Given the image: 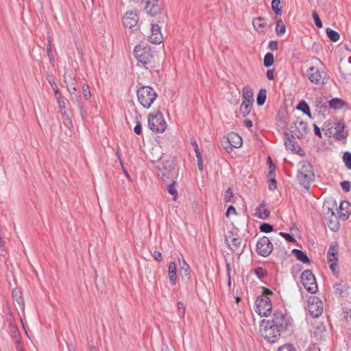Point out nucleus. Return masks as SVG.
<instances>
[{
  "mask_svg": "<svg viewBox=\"0 0 351 351\" xmlns=\"http://www.w3.org/2000/svg\"><path fill=\"white\" fill-rule=\"evenodd\" d=\"M148 126L154 132H163L165 130L167 124L160 112L149 114Z\"/></svg>",
  "mask_w": 351,
  "mask_h": 351,
  "instance_id": "6e6552de",
  "label": "nucleus"
},
{
  "mask_svg": "<svg viewBox=\"0 0 351 351\" xmlns=\"http://www.w3.org/2000/svg\"><path fill=\"white\" fill-rule=\"evenodd\" d=\"M346 125L343 121H339L335 123L334 129L335 132L332 135L337 140H343L348 136V131L345 130Z\"/></svg>",
  "mask_w": 351,
  "mask_h": 351,
  "instance_id": "f3484780",
  "label": "nucleus"
},
{
  "mask_svg": "<svg viewBox=\"0 0 351 351\" xmlns=\"http://www.w3.org/2000/svg\"><path fill=\"white\" fill-rule=\"evenodd\" d=\"M254 215L259 219H266L269 216V212L264 208V205L262 204L256 208Z\"/></svg>",
  "mask_w": 351,
  "mask_h": 351,
  "instance_id": "b1692460",
  "label": "nucleus"
},
{
  "mask_svg": "<svg viewBox=\"0 0 351 351\" xmlns=\"http://www.w3.org/2000/svg\"><path fill=\"white\" fill-rule=\"evenodd\" d=\"M139 17L136 13L127 12L123 19V23L125 28L134 32L138 29Z\"/></svg>",
  "mask_w": 351,
  "mask_h": 351,
  "instance_id": "2eb2a0df",
  "label": "nucleus"
},
{
  "mask_svg": "<svg viewBox=\"0 0 351 351\" xmlns=\"http://www.w3.org/2000/svg\"><path fill=\"white\" fill-rule=\"evenodd\" d=\"M293 254L295 256V258L301 261L303 263H309L310 260L308 258L306 253H304L303 251L298 250V249H293L292 250Z\"/></svg>",
  "mask_w": 351,
  "mask_h": 351,
  "instance_id": "bb28decb",
  "label": "nucleus"
},
{
  "mask_svg": "<svg viewBox=\"0 0 351 351\" xmlns=\"http://www.w3.org/2000/svg\"><path fill=\"white\" fill-rule=\"evenodd\" d=\"M225 239L230 250L237 255L240 256L243 252L245 243L239 235L237 228L232 227L225 235Z\"/></svg>",
  "mask_w": 351,
  "mask_h": 351,
  "instance_id": "f03ea898",
  "label": "nucleus"
},
{
  "mask_svg": "<svg viewBox=\"0 0 351 351\" xmlns=\"http://www.w3.org/2000/svg\"><path fill=\"white\" fill-rule=\"evenodd\" d=\"M232 214L236 215L237 211H236L235 208L233 206H229L226 210V215L227 217H229L230 215Z\"/></svg>",
  "mask_w": 351,
  "mask_h": 351,
  "instance_id": "680f3d73",
  "label": "nucleus"
},
{
  "mask_svg": "<svg viewBox=\"0 0 351 351\" xmlns=\"http://www.w3.org/2000/svg\"><path fill=\"white\" fill-rule=\"evenodd\" d=\"M176 168V160L170 156H163L160 162L156 166L158 176L164 182L172 180V176Z\"/></svg>",
  "mask_w": 351,
  "mask_h": 351,
  "instance_id": "f257e3e1",
  "label": "nucleus"
},
{
  "mask_svg": "<svg viewBox=\"0 0 351 351\" xmlns=\"http://www.w3.org/2000/svg\"><path fill=\"white\" fill-rule=\"evenodd\" d=\"M138 100L145 108H149L158 97L157 93L149 86H143L137 90Z\"/></svg>",
  "mask_w": 351,
  "mask_h": 351,
  "instance_id": "39448f33",
  "label": "nucleus"
},
{
  "mask_svg": "<svg viewBox=\"0 0 351 351\" xmlns=\"http://www.w3.org/2000/svg\"><path fill=\"white\" fill-rule=\"evenodd\" d=\"M294 134H290L288 132L285 133V145L286 148L291 151L296 150L297 143L294 141Z\"/></svg>",
  "mask_w": 351,
  "mask_h": 351,
  "instance_id": "4be33fe9",
  "label": "nucleus"
},
{
  "mask_svg": "<svg viewBox=\"0 0 351 351\" xmlns=\"http://www.w3.org/2000/svg\"><path fill=\"white\" fill-rule=\"evenodd\" d=\"M134 132L138 135L141 134L142 132L141 125L138 121H136V125L134 128Z\"/></svg>",
  "mask_w": 351,
  "mask_h": 351,
  "instance_id": "0e129e2a",
  "label": "nucleus"
},
{
  "mask_svg": "<svg viewBox=\"0 0 351 351\" xmlns=\"http://www.w3.org/2000/svg\"><path fill=\"white\" fill-rule=\"evenodd\" d=\"M233 197H234V195H233L232 189L230 188H228L225 192L224 200L226 202H234Z\"/></svg>",
  "mask_w": 351,
  "mask_h": 351,
  "instance_id": "a19ab883",
  "label": "nucleus"
},
{
  "mask_svg": "<svg viewBox=\"0 0 351 351\" xmlns=\"http://www.w3.org/2000/svg\"><path fill=\"white\" fill-rule=\"evenodd\" d=\"M335 291L340 294H341L345 290L344 287L341 284H336L335 285Z\"/></svg>",
  "mask_w": 351,
  "mask_h": 351,
  "instance_id": "338daca9",
  "label": "nucleus"
},
{
  "mask_svg": "<svg viewBox=\"0 0 351 351\" xmlns=\"http://www.w3.org/2000/svg\"><path fill=\"white\" fill-rule=\"evenodd\" d=\"M301 282L309 293H315L318 291L315 277L311 270L306 269L302 273Z\"/></svg>",
  "mask_w": 351,
  "mask_h": 351,
  "instance_id": "9d476101",
  "label": "nucleus"
},
{
  "mask_svg": "<svg viewBox=\"0 0 351 351\" xmlns=\"http://www.w3.org/2000/svg\"><path fill=\"white\" fill-rule=\"evenodd\" d=\"M49 82L52 89L54 90L56 97H58L59 95H60V90L58 88L56 83L54 82L53 80H49Z\"/></svg>",
  "mask_w": 351,
  "mask_h": 351,
  "instance_id": "603ef678",
  "label": "nucleus"
},
{
  "mask_svg": "<svg viewBox=\"0 0 351 351\" xmlns=\"http://www.w3.org/2000/svg\"><path fill=\"white\" fill-rule=\"evenodd\" d=\"M279 234L280 236H282V237H284L287 241H289V242H295V238H293L290 234L289 233H286V232H280L279 233Z\"/></svg>",
  "mask_w": 351,
  "mask_h": 351,
  "instance_id": "6e6d98bb",
  "label": "nucleus"
},
{
  "mask_svg": "<svg viewBox=\"0 0 351 351\" xmlns=\"http://www.w3.org/2000/svg\"><path fill=\"white\" fill-rule=\"evenodd\" d=\"M340 184H341L342 189L344 191L348 192L350 190L351 182L350 181H347V180L343 181L341 182Z\"/></svg>",
  "mask_w": 351,
  "mask_h": 351,
  "instance_id": "864d4df0",
  "label": "nucleus"
},
{
  "mask_svg": "<svg viewBox=\"0 0 351 351\" xmlns=\"http://www.w3.org/2000/svg\"><path fill=\"white\" fill-rule=\"evenodd\" d=\"M168 276L169 280L173 285L176 283V264L174 262H171L168 269Z\"/></svg>",
  "mask_w": 351,
  "mask_h": 351,
  "instance_id": "393cba45",
  "label": "nucleus"
},
{
  "mask_svg": "<svg viewBox=\"0 0 351 351\" xmlns=\"http://www.w3.org/2000/svg\"><path fill=\"white\" fill-rule=\"evenodd\" d=\"M56 99L58 104V107L60 110L61 114L66 115V106L63 98L61 97L60 95H59V96L57 97Z\"/></svg>",
  "mask_w": 351,
  "mask_h": 351,
  "instance_id": "4c0bfd02",
  "label": "nucleus"
},
{
  "mask_svg": "<svg viewBox=\"0 0 351 351\" xmlns=\"http://www.w3.org/2000/svg\"><path fill=\"white\" fill-rule=\"evenodd\" d=\"M149 40L152 43L159 44L162 40V36L160 33V28L157 24H152V34L149 36Z\"/></svg>",
  "mask_w": 351,
  "mask_h": 351,
  "instance_id": "6ab92c4d",
  "label": "nucleus"
},
{
  "mask_svg": "<svg viewBox=\"0 0 351 351\" xmlns=\"http://www.w3.org/2000/svg\"><path fill=\"white\" fill-rule=\"evenodd\" d=\"M335 123L331 121H327L324 123L323 125V131L324 132L325 135L328 136H330L332 134V130L334 128Z\"/></svg>",
  "mask_w": 351,
  "mask_h": 351,
  "instance_id": "7c9ffc66",
  "label": "nucleus"
},
{
  "mask_svg": "<svg viewBox=\"0 0 351 351\" xmlns=\"http://www.w3.org/2000/svg\"><path fill=\"white\" fill-rule=\"evenodd\" d=\"M82 88L84 98L86 99H88L90 97V91L88 85L86 84H84L82 85Z\"/></svg>",
  "mask_w": 351,
  "mask_h": 351,
  "instance_id": "09e8293b",
  "label": "nucleus"
},
{
  "mask_svg": "<svg viewBox=\"0 0 351 351\" xmlns=\"http://www.w3.org/2000/svg\"><path fill=\"white\" fill-rule=\"evenodd\" d=\"M313 128H314L315 134L316 136H319V138H322V132H321L319 128L316 124L313 125Z\"/></svg>",
  "mask_w": 351,
  "mask_h": 351,
  "instance_id": "774afa93",
  "label": "nucleus"
},
{
  "mask_svg": "<svg viewBox=\"0 0 351 351\" xmlns=\"http://www.w3.org/2000/svg\"><path fill=\"white\" fill-rule=\"evenodd\" d=\"M286 31V27L281 19L276 21V32L278 36H282Z\"/></svg>",
  "mask_w": 351,
  "mask_h": 351,
  "instance_id": "72a5a7b5",
  "label": "nucleus"
},
{
  "mask_svg": "<svg viewBox=\"0 0 351 351\" xmlns=\"http://www.w3.org/2000/svg\"><path fill=\"white\" fill-rule=\"evenodd\" d=\"M273 250V245L267 237L259 238L256 243L257 253L264 257L268 256Z\"/></svg>",
  "mask_w": 351,
  "mask_h": 351,
  "instance_id": "f8f14e48",
  "label": "nucleus"
},
{
  "mask_svg": "<svg viewBox=\"0 0 351 351\" xmlns=\"http://www.w3.org/2000/svg\"><path fill=\"white\" fill-rule=\"evenodd\" d=\"M308 123L303 121H297L290 125V132L298 138L302 137L307 133Z\"/></svg>",
  "mask_w": 351,
  "mask_h": 351,
  "instance_id": "dca6fc26",
  "label": "nucleus"
},
{
  "mask_svg": "<svg viewBox=\"0 0 351 351\" xmlns=\"http://www.w3.org/2000/svg\"><path fill=\"white\" fill-rule=\"evenodd\" d=\"M243 101L254 103V93L250 86H245L242 90Z\"/></svg>",
  "mask_w": 351,
  "mask_h": 351,
  "instance_id": "5701e85b",
  "label": "nucleus"
},
{
  "mask_svg": "<svg viewBox=\"0 0 351 351\" xmlns=\"http://www.w3.org/2000/svg\"><path fill=\"white\" fill-rule=\"evenodd\" d=\"M269 49L271 51H277L278 49V43L276 40H271L269 43Z\"/></svg>",
  "mask_w": 351,
  "mask_h": 351,
  "instance_id": "13d9d810",
  "label": "nucleus"
},
{
  "mask_svg": "<svg viewBox=\"0 0 351 351\" xmlns=\"http://www.w3.org/2000/svg\"><path fill=\"white\" fill-rule=\"evenodd\" d=\"M255 274L260 279L265 277L267 274V271L266 269L263 267H258L254 270Z\"/></svg>",
  "mask_w": 351,
  "mask_h": 351,
  "instance_id": "79ce46f5",
  "label": "nucleus"
},
{
  "mask_svg": "<svg viewBox=\"0 0 351 351\" xmlns=\"http://www.w3.org/2000/svg\"><path fill=\"white\" fill-rule=\"evenodd\" d=\"M271 8L276 15H280L282 13V8L280 6V0H272Z\"/></svg>",
  "mask_w": 351,
  "mask_h": 351,
  "instance_id": "e433bc0d",
  "label": "nucleus"
},
{
  "mask_svg": "<svg viewBox=\"0 0 351 351\" xmlns=\"http://www.w3.org/2000/svg\"><path fill=\"white\" fill-rule=\"evenodd\" d=\"M269 182V189L271 191L276 189L277 187V182L276 179L274 178H271Z\"/></svg>",
  "mask_w": 351,
  "mask_h": 351,
  "instance_id": "052dcab7",
  "label": "nucleus"
},
{
  "mask_svg": "<svg viewBox=\"0 0 351 351\" xmlns=\"http://www.w3.org/2000/svg\"><path fill=\"white\" fill-rule=\"evenodd\" d=\"M339 245L337 242L330 245L327 253V262L329 267L334 275L338 276L339 271L337 270L338 264Z\"/></svg>",
  "mask_w": 351,
  "mask_h": 351,
  "instance_id": "1a4fd4ad",
  "label": "nucleus"
},
{
  "mask_svg": "<svg viewBox=\"0 0 351 351\" xmlns=\"http://www.w3.org/2000/svg\"><path fill=\"white\" fill-rule=\"evenodd\" d=\"M268 160H269V171L268 173V176L271 177L273 175V173H274L275 166H274V163L272 162L270 157L268 158Z\"/></svg>",
  "mask_w": 351,
  "mask_h": 351,
  "instance_id": "4d7b16f0",
  "label": "nucleus"
},
{
  "mask_svg": "<svg viewBox=\"0 0 351 351\" xmlns=\"http://www.w3.org/2000/svg\"><path fill=\"white\" fill-rule=\"evenodd\" d=\"M167 191L170 195L173 196V200H176L177 198V196H178V192L176 189V182H173V183L168 185Z\"/></svg>",
  "mask_w": 351,
  "mask_h": 351,
  "instance_id": "58836bf2",
  "label": "nucleus"
},
{
  "mask_svg": "<svg viewBox=\"0 0 351 351\" xmlns=\"http://www.w3.org/2000/svg\"><path fill=\"white\" fill-rule=\"evenodd\" d=\"M323 213L326 218L335 217V212L328 206H323Z\"/></svg>",
  "mask_w": 351,
  "mask_h": 351,
  "instance_id": "37998d69",
  "label": "nucleus"
},
{
  "mask_svg": "<svg viewBox=\"0 0 351 351\" xmlns=\"http://www.w3.org/2000/svg\"><path fill=\"white\" fill-rule=\"evenodd\" d=\"M252 105L253 103L242 101L239 109L240 114L243 117L247 116L251 112Z\"/></svg>",
  "mask_w": 351,
  "mask_h": 351,
  "instance_id": "cd10ccee",
  "label": "nucleus"
},
{
  "mask_svg": "<svg viewBox=\"0 0 351 351\" xmlns=\"http://www.w3.org/2000/svg\"><path fill=\"white\" fill-rule=\"evenodd\" d=\"M308 80L318 86H323L327 83V73L323 66H311L306 70Z\"/></svg>",
  "mask_w": 351,
  "mask_h": 351,
  "instance_id": "423d86ee",
  "label": "nucleus"
},
{
  "mask_svg": "<svg viewBox=\"0 0 351 351\" xmlns=\"http://www.w3.org/2000/svg\"><path fill=\"white\" fill-rule=\"evenodd\" d=\"M228 141L230 142V144L232 147L239 148L242 145V138L237 133L231 132L228 134L227 136Z\"/></svg>",
  "mask_w": 351,
  "mask_h": 351,
  "instance_id": "412c9836",
  "label": "nucleus"
},
{
  "mask_svg": "<svg viewBox=\"0 0 351 351\" xmlns=\"http://www.w3.org/2000/svg\"><path fill=\"white\" fill-rule=\"evenodd\" d=\"M62 117L64 118V125L67 127H70L72 125V122L67 113L66 112V115H62Z\"/></svg>",
  "mask_w": 351,
  "mask_h": 351,
  "instance_id": "e2e57ef3",
  "label": "nucleus"
},
{
  "mask_svg": "<svg viewBox=\"0 0 351 351\" xmlns=\"http://www.w3.org/2000/svg\"><path fill=\"white\" fill-rule=\"evenodd\" d=\"M260 332L261 335L270 343L277 341L282 332L275 326L269 324L265 319L261 322Z\"/></svg>",
  "mask_w": 351,
  "mask_h": 351,
  "instance_id": "0eeeda50",
  "label": "nucleus"
},
{
  "mask_svg": "<svg viewBox=\"0 0 351 351\" xmlns=\"http://www.w3.org/2000/svg\"><path fill=\"white\" fill-rule=\"evenodd\" d=\"M178 308V315L180 317H184L185 313V307L182 302H178L177 304Z\"/></svg>",
  "mask_w": 351,
  "mask_h": 351,
  "instance_id": "5fc2aeb1",
  "label": "nucleus"
},
{
  "mask_svg": "<svg viewBox=\"0 0 351 351\" xmlns=\"http://www.w3.org/2000/svg\"><path fill=\"white\" fill-rule=\"evenodd\" d=\"M328 226L329 228L334 232H336L339 229V223L337 221L329 220L328 222Z\"/></svg>",
  "mask_w": 351,
  "mask_h": 351,
  "instance_id": "8fccbe9b",
  "label": "nucleus"
},
{
  "mask_svg": "<svg viewBox=\"0 0 351 351\" xmlns=\"http://www.w3.org/2000/svg\"><path fill=\"white\" fill-rule=\"evenodd\" d=\"M267 98V90L265 88H261L258 94L256 103L259 106H263Z\"/></svg>",
  "mask_w": 351,
  "mask_h": 351,
  "instance_id": "2f4dec72",
  "label": "nucleus"
},
{
  "mask_svg": "<svg viewBox=\"0 0 351 351\" xmlns=\"http://www.w3.org/2000/svg\"><path fill=\"white\" fill-rule=\"evenodd\" d=\"M260 230L265 233H269L273 231L274 228L269 223H264L260 226Z\"/></svg>",
  "mask_w": 351,
  "mask_h": 351,
  "instance_id": "c03bdc74",
  "label": "nucleus"
},
{
  "mask_svg": "<svg viewBox=\"0 0 351 351\" xmlns=\"http://www.w3.org/2000/svg\"><path fill=\"white\" fill-rule=\"evenodd\" d=\"M346 104V102L339 98H333L329 101V106L335 110L342 108Z\"/></svg>",
  "mask_w": 351,
  "mask_h": 351,
  "instance_id": "c85d7f7f",
  "label": "nucleus"
},
{
  "mask_svg": "<svg viewBox=\"0 0 351 351\" xmlns=\"http://www.w3.org/2000/svg\"><path fill=\"white\" fill-rule=\"evenodd\" d=\"M153 257L154 258V259L158 262H160L162 259V254L160 252L158 251H154L153 252Z\"/></svg>",
  "mask_w": 351,
  "mask_h": 351,
  "instance_id": "69168bd1",
  "label": "nucleus"
},
{
  "mask_svg": "<svg viewBox=\"0 0 351 351\" xmlns=\"http://www.w3.org/2000/svg\"><path fill=\"white\" fill-rule=\"evenodd\" d=\"M297 179L300 185L308 189L314 180L315 175L312 165L307 161H302L299 164Z\"/></svg>",
  "mask_w": 351,
  "mask_h": 351,
  "instance_id": "7ed1b4c3",
  "label": "nucleus"
},
{
  "mask_svg": "<svg viewBox=\"0 0 351 351\" xmlns=\"http://www.w3.org/2000/svg\"><path fill=\"white\" fill-rule=\"evenodd\" d=\"M51 40H52V39H51V36H48V38H47V51L48 56H51V53H52Z\"/></svg>",
  "mask_w": 351,
  "mask_h": 351,
  "instance_id": "bf43d9fd",
  "label": "nucleus"
},
{
  "mask_svg": "<svg viewBox=\"0 0 351 351\" xmlns=\"http://www.w3.org/2000/svg\"><path fill=\"white\" fill-rule=\"evenodd\" d=\"M274 55L271 53H266L263 60L264 66L265 67H269L274 64Z\"/></svg>",
  "mask_w": 351,
  "mask_h": 351,
  "instance_id": "f704fd0d",
  "label": "nucleus"
},
{
  "mask_svg": "<svg viewBox=\"0 0 351 351\" xmlns=\"http://www.w3.org/2000/svg\"><path fill=\"white\" fill-rule=\"evenodd\" d=\"M298 109L302 111L305 114L308 115V117H311L309 106L305 101H300L298 106Z\"/></svg>",
  "mask_w": 351,
  "mask_h": 351,
  "instance_id": "c9c22d12",
  "label": "nucleus"
},
{
  "mask_svg": "<svg viewBox=\"0 0 351 351\" xmlns=\"http://www.w3.org/2000/svg\"><path fill=\"white\" fill-rule=\"evenodd\" d=\"M277 351H297L291 344H285L278 348Z\"/></svg>",
  "mask_w": 351,
  "mask_h": 351,
  "instance_id": "3c124183",
  "label": "nucleus"
},
{
  "mask_svg": "<svg viewBox=\"0 0 351 351\" xmlns=\"http://www.w3.org/2000/svg\"><path fill=\"white\" fill-rule=\"evenodd\" d=\"M343 160L345 162L346 167L351 169V153L346 152L343 154Z\"/></svg>",
  "mask_w": 351,
  "mask_h": 351,
  "instance_id": "ea45409f",
  "label": "nucleus"
},
{
  "mask_svg": "<svg viewBox=\"0 0 351 351\" xmlns=\"http://www.w3.org/2000/svg\"><path fill=\"white\" fill-rule=\"evenodd\" d=\"M180 269V273L182 276H184L187 279L190 278V267L185 261L184 258H182V261L179 260Z\"/></svg>",
  "mask_w": 351,
  "mask_h": 351,
  "instance_id": "a878e982",
  "label": "nucleus"
},
{
  "mask_svg": "<svg viewBox=\"0 0 351 351\" xmlns=\"http://www.w3.org/2000/svg\"><path fill=\"white\" fill-rule=\"evenodd\" d=\"M326 34H327L328 37L330 38V40L331 41L337 42L339 40L340 36L337 32H336L329 27L326 28Z\"/></svg>",
  "mask_w": 351,
  "mask_h": 351,
  "instance_id": "473e14b6",
  "label": "nucleus"
},
{
  "mask_svg": "<svg viewBox=\"0 0 351 351\" xmlns=\"http://www.w3.org/2000/svg\"><path fill=\"white\" fill-rule=\"evenodd\" d=\"M71 101L75 104L78 108L82 110V102H81V98L80 96L74 94V95H71Z\"/></svg>",
  "mask_w": 351,
  "mask_h": 351,
  "instance_id": "de8ad7c7",
  "label": "nucleus"
},
{
  "mask_svg": "<svg viewBox=\"0 0 351 351\" xmlns=\"http://www.w3.org/2000/svg\"><path fill=\"white\" fill-rule=\"evenodd\" d=\"M134 54L138 61V66L148 69L147 65L150 64L154 58L151 48L147 44H139L135 47Z\"/></svg>",
  "mask_w": 351,
  "mask_h": 351,
  "instance_id": "20e7f679",
  "label": "nucleus"
},
{
  "mask_svg": "<svg viewBox=\"0 0 351 351\" xmlns=\"http://www.w3.org/2000/svg\"><path fill=\"white\" fill-rule=\"evenodd\" d=\"M221 146L226 149L228 152H230L232 150V146L230 145V142L228 141L227 137H224L221 140Z\"/></svg>",
  "mask_w": 351,
  "mask_h": 351,
  "instance_id": "49530a36",
  "label": "nucleus"
},
{
  "mask_svg": "<svg viewBox=\"0 0 351 351\" xmlns=\"http://www.w3.org/2000/svg\"><path fill=\"white\" fill-rule=\"evenodd\" d=\"M264 19L257 17L253 20V25L254 28L259 32H263V29L265 27L266 23L263 22Z\"/></svg>",
  "mask_w": 351,
  "mask_h": 351,
  "instance_id": "c756f323",
  "label": "nucleus"
},
{
  "mask_svg": "<svg viewBox=\"0 0 351 351\" xmlns=\"http://www.w3.org/2000/svg\"><path fill=\"white\" fill-rule=\"evenodd\" d=\"M145 10L151 16H156L160 12V7L158 0H147L146 2Z\"/></svg>",
  "mask_w": 351,
  "mask_h": 351,
  "instance_id": "aec40b11",
  "label": "nucleus"
},
{
  "mask_svg": "<svg viewBox=\"0 0 351 351\" xmlns=\"http://www.w3.org/2000/svg\"><path fill=\"white\" fill-rule=\"evenodd\" d=\"M269 324L275 326L282 332L286 330L289 324V321L280 311L276 312L271 320H266Z\"/></svg>",
  "mask_w": 351,
  "mask_h": 351,
  "instance_id": "4468645a",
  "label": "nucleus"
},
{
  "mask_svg": "<svg viewBox=\"0 0 351 351\" xmlns=\"http://www.w3.org/2000/svg\"><path fill=\"white\" fill-rule=\"evenodd\" d=\"M312 16L314 19L315 25L319 28L322 27V22L321 19H319V16L317 12L315 10L313 11Z\"/></svg>",
  "mask_w": 351,
  "mask_h": 351,
  "instance_id": "a18cd8bd",
  "label": "nucleus"
},
{
  "mask_svg": "<svg viewBox=\"0 0 351 351\" xmlns=\"http://www.w3.org/2000/svg\"><path fill=\"white\" fill-rule=\"evenodd\" d=\"M256 311L261 316H268L272 310V304L270 299L266 295L258 297L256 302Z\"/></svg>",
  "mask_w": 351,
  "mask_h": 351,
  "instance_id": "9b49d317",
  "label": "nucleus"
},
{
  "mask_svg": "<svg viewBox=\"0 0 351 351\" xmlns=\"http://www.w3.org/2000/svg\"><path fill=\"white\" fill-rule=\"evenodd\" d=\"M324 307L322 300L317 297H311L308 300V311L313 317H318L323 313Z\"/></svg>",
  "mask_w": 351,
  "mask_h": 351,
  "instance_id": "ddd939ff",
  "label": "nucleus"
},
{
  "mask_svg": "<svg viewBox=\"0 0 351 351\" xmlns=\"http://www.w3.org/2000/svg\"><path fill=\"white\" fill-rule=\"evenodd\" d=\"M351 212V205L348 201H343L339 208L338 210V218L346 221L348 219L350 213Z\"/></svg>",
  "mask_w": 351,
  "mask_h": 351,
  "instance_id": "a211bd4d",
  "label": "nucleus"
}]
</instances>
